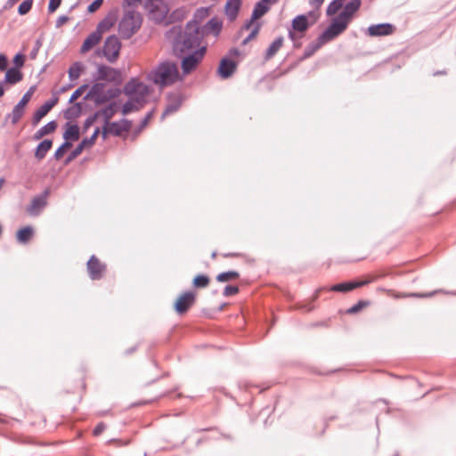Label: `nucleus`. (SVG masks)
I'll list each match as a JSON object with an SVG mask.
<instances>
[{"label":"nucleus","mask_w":456,"mask_h":456,"mask_svg":"<svg viewBox=\"0 0 456 456\" xmlns=\"http://www.w3.org/2000/svg\"><path fill=\"white\" fill-rule=\"evenodd\" d=\"M167 38L171 42L173 51L177 56L198 49L201 45L202 38L200 35V27L191 23L182 26H173L166 33Z\"/></svg>","instance_id":"1"},{"label":"nucleus","mask_w":456,"mask_h":456,"mask_svg":"<svg viewBox=\"0 0 456 456\" xmlns=\"http://www.w3.org/2000/svg\"><path fill=\"white\" fill-rule=\"evenodd\" d=\"M179 77V71L175 63L165 61L160 62L147 75V79L153 84L165 87L173 85Z\"/></svg>","instance_id":"2"},{"label":"nucleus","mask_w":456,"mask_h":456,"mask_svg":"<svg viewBox=\"0 0 456 456\" xmlns=\"http://www.w3.org/2000/svg\"><path fill=\"white\" fill-rule=\"evenodd\" d=\"M361 4V0H350L346 4H344L342 12L331 20L328 28L337 37L341 35L347 28L355 12L359 11Z\"/></svg>","instance_id":"3"},{"label":"nucleus","mask_w":456,"mask_h":456,"mask_svg":"<svg viewBox=\"0 0 456 456\" xmlns=\"http://www.w3.org/2000/svg\"><path fill=\"white\" fill-rule=\"evenodd\" d=\"M142 17L134 10H128L118 23V33L123 39H129L141 28Z\"/></svg>","instance_id":"4"},{"label":"nucleus","mask_w":456,"mask_h":456,"mask_svg":"<svg viewBox=\"0 0 456 456\" xmlns=\"http://www.w3.org/2000/svg\"><path fill=\"white\" fill-rule=\"evenodd\" d=\"M144 8L149 19L159 24L166 19L169 8L164 0H144Z\"/></svg>","instance_id":"5"},{"label":"nucleus","mask_w":456,"mask_h":456,"mask_svg":"<svg viewBox=\"0 0 456 456\" xmlns=\"http://www.w3.org/2000/svg\"><path fill=\"white\" fill-rule=\"evenodd\" d=\"M125 94L132 97V100L138 104L145 102V98L149 94V87L142 82L138 81L136 78H132L128 81L123 89Z\"/></svg>","instance_id":"6"},{"label":"nucleus","mask_w":456,"mask_h":456,"mask_svg":"<svg viewBox=\"0 0 456 456\" xmlns=\"http://www.w3.org/2000/svg\"><path fill=\"white\" fill-rule=\"evenodd\" d=\"M206 52L207 47L201 46L194 51L187 53V54L185 53L183 56H178L179 58H182L181 67L183 72L184 74H189L194 70L204 58Z\"/></svg>","instance_id":"7"},{"label":"nucleus","mask_w":456,"mask_h":456,"mask_svg":"<svg viewBox=\"0 0 456 456\" xmlns=\"http://www.w3.org/2000/svg\"><path fill=\"white\" fill-rule=\"evenodd\" d=\"M338 37L333 31L327 28L319 37L313 42H311L304 51L300 61L306 60L312 57L323 45L332 41Z\"/></svg>","instance_id":"8"},{"label":"nucleus","mask_w":456,"mask_h":456,"mask_svg":"<svg viewBox=\"0 0 456 456\" xmlns=\"http://www.w3.org/2000/svg\"><path fill=\"white\" fill-rule=\"evenodd\" d=\"M121 43L116 35L109 36L102 47V54L109 62H115L120 53Z\"/></svg>","instance_id":"9"},{"label":"nucleus","mask_w":456,"mask_h":456,"mask_svg":"<svg viewBox=\"0 0 456 456\" xmlns=\"http://www.w3.org/2000/svg\"><path fill=\"white\" fill-rule=\"evenodd\" d=\"M94 79L95 81L104 80L113 82L115 85L118 86L122 83V75L119 69L101 64L98 66L97 75H94Z\"/></svg>","instance_id":"10"},{"label":"nucleus","mask_w":456,"mask_h":456,"mask_svg":"<svg viewBox=\"0 0 456 456\" xmlns=\"http://www.w3.org/2000/svg\"><path fill=\"white\" fill-rule=\"evenodd\" d=\"M379 278L378 275L374 274H368L365 276L363 280L361 281H347V282H342L333 285L330 288L329 290L335 291V292H348L353 289H358L360 287L365 286L369 283H371L375 281H377Z\"/></svg>","instance_id":"11"},{"label":"nucleus","mask_w":456,"mask_h":456,"mask_svg":"<svg viewBox=\"0 0 456 456\" xmlns=\"http://www.w3.org/2000/svg\"><path fill=\"white\" fill-rule=\"evenodd\" d=\"M197 294L193 291H185L180 294L174 303L175 311L178 314H184L196 302Z\"/></svg>","instance_id":"12"},{"label":"nucleus","mask_w":456,"mask_h":456,"mask_svg":"<svg viewBox=\"0 0 456 456\" xmlns=\"http://www.w3.org/2000/svg\"><path fill=\"white\" fill-rule=\"evenodd\" d=\"M132 127V122L127 119H122L121 122H107L102 127V138L105 140L108 134L119 136L123 132H128Z\"/></svg>","instance_id":"13"},{"label":"nucleus","mask_w":456,"mask_h":456,"mask_svg":"<svg viewBox=\"0 0 456 456\" xmlns=\"http://www.w3.org/2000/svg\"><path fill=\"white\" fill-rule=\"evenodd\" d=\"M36 90V86H32L29 89L23 94L20 102L14 106L12 112L11 114L12 123L16 124L24 113V108L27 103L30 101L32 94Z\"/></svg>","instance_id":"14"},{"label":"nucleus","mask_w":456,"mask_h":456,"mask_svg":"<svg viewBox=\"0 0 456 456\" xmlns=\"http://www.w3.org/2000/svg\"><path fill=\"white\" fill-rule=\"evenodd\" d=\"M222 28L223 21L217 17H213L205 25L200 27V35L202 39L209 35L218 37Z\"/></svg>","instance_id":"15"},{"label":"nucleus","mask_w":456,"mask_h":456,"mask_svg":"<svg viewBox=\"0 0 456 456\" xmlns=\"http://www.w3.org/2000/svg\"><path fill=\"white\" fill-rule=\"evenodd\" d=\"M237 62L232 61L229 57H223L220 60L217 74L223 79H227L232 76V74L236 71Z\"/></svg>","instance_id":"16"},{"label":"nucleus","mask_w":456,"mask_h":456,"mask_svg":"<svg viewBox=\"0 0 456 456\" xmlns=\"http://www.w3.org/2000/svg\"><path fill=\"white\" fill-rule=\"evenodd\" d=\"M396 28L391 23H379L370 25L367 28V35L372 37L392 35Z\"/></svg>","instance_id":"17"},{"label":"nucleus","mask_w":456,"mask_h":456,"mask_svg":"<svg viewBox=\"0 0 456 456\" xmlns=\"http://www.w3.org/2000/svg\"><path fill=\"white\" fill-rule=\"evenodd\" d=\"M106 266L102 264L98 257L92 256L87 262V271L91 279L99 280L102 277Z\"/></svg>","instance_id":"18"},{"label":"nucleus","mask_w":456,"mask_h":456,"mask_svg":"<svg viewBox=\"0 0 456 456\" xmlns=\"http://www.w3.org/2000/svg\"><path fill=\"white\" fill-rule=\"evenodd\" d=\"M46 191L44 193V195L33 198L30 204L26 208L27 213L30 216H37L42 211V209L46 206Z\"/></svg>","instance_id":"19"},{"label":"nucleus","mask_w":456,"mask_h":456,"mask_svg":"<svg viewBox=\"0 0 456 456\" xmlns=\"http://www.w3.org/2000/svg\"><path fill=\"white\" fill-rule=\"evenodd\" d=\"M84 145L85 144H77L76 149L72 150L73 144H61L60 148L56 151L55 157L57 159H59L62 158L65 153L71 151V153L66 160L67 162H69L82 152Z\"/></svg>","instance_id":"20"},{"label":"nucleus","mask_w":456,"mask_h":456,"mask_svg":"<svg viewBox=\"0 0 456 456\" xmlns=\"http://www.w3.org/2000/svg\"><path fill=\"white\" fill-rule=\"evenodd\" d=\"M104 94V84L101 82L94 83L87 94L85 95L84 100H94L97 105L102 104V101H99Z\"/></svg>","instance_id":"21"},{"label":"nucleus","mask_w":456,"mask_h":456,"mask_svg":"<svg viewBox=\"0 0 456 456\" xmlns=\"http://www.w3.org/2000/svg\"><path fill=\"white\" fill-rule=\"evenodd\" d=\"M312 23L307 20V15L299 14L297 15L291 21V27L293 29L297 31L298 33L305 35V33L308 30Z\"/></svg>","instance_id":"22"},{"label":"nucleus","mask_w":456,"mask_h":456,"mask_svg":"<svg viewBox=\"0 0 456 456\" xmlns=\"http://www.w3.org/2000/svg\"><path fill=\"white\" fill-rule=\"evenodd\" d=\"M241 6V0H228L224 6V12L229 20H234Z\"/></svg>","instance_id":"23"},{"label":"nucleus","mask_w":456,"mask_h":456,"mask_svg":"<svg viewBox=\"0 0 456 456\" xmlns=\"http://www.w3.org/2000/svg\"><path fill=\"white\" fill-rule=\"evenodd\" d=\"M102 39V36L99 32L94 31L89 34L86 38L84 40L81 47L80 53H86L90 51L94 46H95Z\"/></svg>","instance_id":"24"},{"label":"nucleus","mask_w":456,"mask_h":456,"mask_svg":"<svg viewBox=\"0 0 456 456\" xmlns=\"http://www.w3.org/2000/svg\"><path fill=\"white\" fill-rule=\"evenodd\" d=\"M79 138V127L76 124L67 122L65 125V131L63 133L64 142H70L77 141Z\"/></svg>","instance_id":"25"},{"label":"nucleus","mask_w":456,"mask_h":456,"mask_svg":"<svg viewBox=\"0 0 456 456\" xmlns=\"http://www.w3.org/2000/svg\"><path fill=\"white\" fill-rule=\"evenodd\" d=\"M283 42H284V38L282 36L276 37L275 40L266 49L265 55H264L265 61L271 60L282 47Z\"/></svg>","instance_id":"26"},{"label":"nucleus","mask_w":456,"mask_h":456,"mask_svg":"<svg viewBox=\"0 0 456 456\" xmlns=\"http://www.w3.org/2000/svg\"><path fill=\"white\" fill-rule=\"evenodd\" d=\"M116 20L115 14L109 13L97 24L95 31L102 36L103 32L110 30L114 26Z\"/></svg>","instance_id":"27"},{"label":"nucleus","mask_w":456,"mask_h":456,"mask_svg":"<svg viewBox=\"0 0 456 456\" xmlns=\"http://www.w3.org/2000/svg\"><path fill=\"white\" fill-rule=\"evenodd\" d=\"M57 122L55 120H52L39 128L33 135V140L38 141L43 138L45 135L49 134L55 131L57 128Z\"/></svg>","instance_id":"28"},{"label":"nucleus","mask_w":456,"mask_h":456,"mask_svg":"<svg viewBox=\"0 0 456 456\" xmlns=\"http://www.w3.org/2000/svg\"><path fill=\"white\" fill-rule=\"evenodd\" d=\"M209 15V8L208 7H200L198 8L194 13L193 17L191 20L187 21V23H191L195 27H201V22Z\"/></svg>","instance_id":"29"},{"label":"nucleus","mask_w":456,"mask_h":456,"mask_svg":"<svg viewBox=\"0 0 456 456\" xmlns=\"http://www.w3.org/2000/svg\"><path fill=\"white\" fill-rule=\"evenodd\" d=\"M23 77L21 71L17 68H10L7 69L4 77V83L15 85L20 82Z\"/></svg>","instance_id":"30"},{"label":"nucleus","mask_w":456,"mask_h":456,"mask_svg":"<svg viewBox=\"0 0 456 456\" xmlns=\"http://www.w3.org/2000/svg\"><path fill=\"white\" fill-rule=\"evenodd\" d=\"M182 105V99L179 96L168 97V102L165 107L162 116L172 114L179 110Z\"/></svg>","instance_id":"31"},{"label":"nucleus","mask_w":456,"mask_h":456,"mask_svg":"<svg viewBox=\"0 0 456 456\" xmlns=\"http://www.w3.org/2000/svg\"><path fill=\"white\" fill-rule=\"evenodd\" d=\"M82 112V103L75 102L64 111V118L68 120L77 118Z\"/></svg>","instance_id":"32"},{"label":"nucleus","mask_w":456,"mask_h":456,"mask_svg":"<svg viewBox=\"0 0 456 456\" xmlns=\"http://www.w3.org/2000/svg\"><path fill=\"white\" fill-rule=\"evenodd\" d=\"M33 236V229L29 226L20 229L17 232L16 238L20 243H27Z\"/></svg>","instance_id":"33"},{"label":"nucleus","mask_w":456,"mask_h":456,"mask_svg":"<svg viewBox=\"0 0 456 456\" xmlns=\"http://www.w3.org/2000/svg\"><path fill=\"white\" fill-rule=\"evenodd\" d=\"M269 10V5L259 1L255 4L251 16L253 17V20H257L268 12Z\"/></svg>","instance_id":"34"},{"label":"nucleus","mask_w":456,"mask_h":456,"mask_svg":"<svg viewBox=\"0 0 456 456\" xmlns=\"http://www.w3.org/2000/svg\"><path fill=\"white\" fill-rule=\"evenodd\" d=\"M83 69H84V66L81 62H79V61L74 62L69 67V69L68 70L69 77L70 81L77 80L80 77Z\"/></svg>","instance_id":"35"},{"label":"nucleus","mask_w":456,"mask_h":456,"mask_svg":"<svg viewBox=\"0 0 456 456\" xmlns=\"http://www.w3.org/2000/svg\"><path fill=\"white\" fill-rule=\"evenodd\" d=\"M240 278V273L237 271H228L219 273L216 276L218 282H228L238 280Z\"/></svg>","instance_id":"36"},{"label":"nucleus","mask_w":456,"mask_h":456,"mask_svg":"<svg viewBox=\"0 0 456 456\" xmlns=\"http://www.w3.org/2000/svg\"><path fill=\"white\" fill-rule=\"evenodd\" d=\"M210 283V279L205 274L196 275L192 280V286L196 289L207 288Z\"/></svg>","instance_id":"37"},{"label":"nucleus","mask_w":456,"mask_h":456,"mask_svg":"<svg viewBox=\"0 0 456 456\" xmlns=\"http://www.w3.org/2000/svg\"><path fill=\"white\" fill-rule=\"evenodd\" d=\"M345 1L346 0H332L326 9V14L328 16L336 14L341 8H343Z\"/></svg>","instance_id":"38"},{"label":"nucleus","mask_w":456,"mask_h":456,"mask_svg":"<svg viewBox=\"0 0 456 456\" xmlns=\"http://www.w3.org/2000/svg\"><path fill=\"white\" fill-rule=\"evenodd\" d=\"M121 94V90L118 87L109 88L104 91L102 97L99 100L102 101V104L108 102L111 99L118 97Z\"/></svg>","instance_id":"39"},{"label":"nucleus","mask_w":456,"mask_h":456,"mask_svg":"<svg viewBox=\"0 0 456 456\" xmlns=\"http://www.w3.org/2000/svg\"><path fill=\"white\" fill-rule=\"evenodd\" d=\"M51 110L44 103L33 115L32 124L36 126Z\"/></svg>","instance_id":"40"},{"label":"nucleus","mask_w":456,"mask_h":456,"mask_svg":"<svg viewBox=\"0 0 456 456\" xmlns=\"http://www.w3.org/2000/svg\"><path fill=\"white\" fill-rule=\"evenodd\" d=\"M117 111V106L115 102L109 103L103 110H102V115L104 116L105 124L109 122V120L111 118V117L116 113Z\"/></svg>","instance_id":"41"},{"label":"nucleus","mask_w":456,"mask_h":456,"mask_svg":"<svg viewBox=\"0 0 456 456\" xmlns=\"http://www.w3.org/2000/svg\"><path fill=\"white\" fill-rule=\"evenodd\" d=\"M43 41H44V38L43 37H39L34 43V46H33V49L30 51L29 53V58L31 60H35L37 55H38V53H39V50L41 49L42 45H43Z\"/></svg>","instance_id":"42"},{"label":"nucleus","mask_w":456,"mask_h":456,"mask_svg":"<svg viewBox=\"0 0 456 456\" xmlns=\"http://www.w3.org/2000/svg\"><path fill=\"white\" fill-rule=\"evenodd\" d=\"M34 0H24L18 7L20 15H26L32 8Z\"/></svg>","instance_id":"43"},{"label":"nucleus","mask_w":456,"mask_h":456,"mask_svg":"<svg viewBox=\"0 0 456 456\" xmlns=\"http://www.w3.org/2000/svg\"><path fill=\"white\" fill-rule=\"evenodd\" d=\"M88 88L87 84L81 85L78 88H77L71 94L69 103H73L77 99H78Z\"/></svg>","instance_id":"44"},{"label":"nucleus","mask_w":456,"mask_h":456,"mask_svg":"<svg viewBox=\"0 0 456 456\" xmlns=\"http://www.w3.org/2000/svg\"><path fill=\"white\" fill-rule=\"evenodd\" d=\"M261 28V24L260 23H256L253 29L251 30V32L248 34V36L247 37H245L243 39V41L241 42V45H246L247 44H248L252 39H254L257 34L259 33V30Z\"/></svg>","instance_id":"45"},{"label":"nucleus","mask_w":456,"mask_h":456,"mask_svg":"<svg viewBox=\"0 0 456 456\" xmlns=\"http://www.w3.org/2000/svg\"><path fill=\"white\" fill-rule=\"evenodd\" d=\"M135 103L136 102H134V100H132V97H130V99L126 102H125V104L123 105L122 113L124 115H126L133 110H138V107L136 106Z\"/></svg>","instance_id":"46"},{"label":"nucleus","mask_w":456,"mask_h":456,"mask_svg":"<svg viewBox=\"0 0 456 456\" xmlns=\"http://www.w3.org/2000/svg\"><path fill=\"white\" fill-rule=\"evenodd\" d=\"M52 144H38L36 157L39 159H42L46 152L51 149Z\"/></svg>","instance_id":"47"},{"label":"nucleus","mask_w":456,"mask_h":456,"mask_svg":"<svg viewBox=\"0 0 456 456\" xmlns=\"http://www.w3.org/2000/svg\"><path fill=\"white\" fill-rule=\"evenodd\" d=\"M97 115H98V112L94 113V115H91L89 116L85 123H84V126H83V133H86V131L91 127L93 126V125L94 124L95 120H96V118H97Z\"/></svg>","instance_id":"48"},{"label":"nucleus","mask_w":456,"mask_h":456,"mask_svg":"<svg viewBox=\"0 0 456 456\" xmlns=\"http://www.w3.org/2000/svg\"><path fill=\"white\" fill-rule=\"evenodd\" d=\"M366 305H368L367 302L359 301L356 305H353L347 310V314H356L360 312L362 308H364Z\"/></svg>","instance_id":"49"},{"label":"nucleus","mask_w":456,"mask_h":456,"mask_svg":"<svg viewBox=\"0 0 456 456\" xmlns=\"http://www.w3.org/2000/svg\"><path fill=\"white\" fill-rule=\"evenodd\" d=\"M24 62H25V55L19 53H17L14 58H13V63L15 65L14 68H20L24 65Z\"/></svg>","instance_id":"50"},{"label":"nucleus","mask_w":456,"mask_h":456,"mask_svg":"<svg viewBox=\"0 0 456 456\" xmlns=\"http://www.w3.org/2000/svg\"><path fill=\"white\" fill-rule=\"evenodd\" d=\"M103 0H94L87 7V12L93 13L96 12L102 4Z\"/></svg>","instance_id":"51"},{"label":"nucleus","mask_w":456,"mask_h":456,"mask_svg":"<svg viewBox=\"0 0 456 456\" xmlns=\"http://www.w3.org/2000/svg\"><path fill=\"white\" fill-rule=\"evenodd\" d=\"M62 0H50L48 4V12L53 13L61 4Z\"/></svg>","instance_id":"52"},{"label":"nucleus","mask_w":456,"mask_h":456,"mask_svg":"<svg viewBox=\"0 0 456 456\" xmlns=\"http://www.w3.org/2000/svg\"><path fill=\"white\" fill-rule=\"evenodd\" d=\"M288 37H289V38L292 42H294V41H296V40H297V39H301V38L304 37V35H302V34L298 33L297 31H296V30H295V29H293L292 28H289L288 29Z\"/></svg>","instance_id":"53"},{"label":"nucleus","mask_w":456,"mask_h":456,"mask_svg":"<svg viewBox=\"0 0 456 456\" xmlns=\"http://www.w3.org/2000/svg\"><path fill=\"white\" fill-rule=\"evenodd\" d=\"M239 288L237 286H226L224 289V296L230 297L238 294Z\"/></svg>","instance_id":"54"},{"label":"nucleus","mask_w":456,"mask_h":456,"mask_svg":"<svg viewBox=\"0 0 456 456\" xmlns=\"http://www.w3.org/2000/svg\"><path fill=\"white\" fill-rule=\"evenodd\" d=\"M100 134V127H94V132L90 137L86 136L80 142H94L96 137Z\"/></svg>","instance_id":"55"},{"label":"nucleus","mask_w":456,"mask_h":456,"mask_svg":"<svg viewBox=\"0 0 456 456\" xmlns=\"http://www.w3.org/2000/svg\"><path fill=\"white\" fill-rule=\"evenodd\" d=\"M69 20V18L67 16V15H61L57 18L56 21H55V27L58 28H61L64 23H66L68 20Z\"/></svg>","instance_id":"56"},{"label":"nucleus","mask_w":456,"mask_h":456,"mask_svg":"<svg viewBox=\"0 0 456 456\" xmlns=\"http://www.w3.org/2000/svg\"><path fill=\"white\" fill-rule=\"evenodd\" d=\"M106 428V425L102 422L99 423L94 429V436H100Z\"/></svg>","instance_id":"57"},{"label":"nucleus","mask_w":456,"mask_h":456,"mask_svg":"<svg viewBox=\"0 0 456 456\" xmlns=\"http://www.w3.org/2000/svg\"><path fill=\"white\" fill-rule=\"evenodd\" d=\"M8 65L7 57L0 53V70H5Z\"/></svg>","instance_id":"58"},{"label":"nucleus","mask_w":456,"mask_h":456,"mask_svg":"<svg viewBox=\"0 0 456 456\" xmlns=\"http://www.w3.org/2000/svg\"><path fill=\"white\" fill-rule=\"evenodd\" d=\"M59 97L54 95L53 98L45 102V104L52 110L58 102Z\"/></svg>","instance_id":"59"},{"label":"nucleus","mask_w":456,"mask_h":456,"mask_svg":"<svg viewBox=\"0 0 456 456\" xmlns=\"http://www.w3.org/2000/svg\"><path fill=\"white\" fill-rule=\"evenodd\" d=\"M151 115H152V112H149L142 118V120L141 121V124H140V126H139V129H138L137 133H139L147 125L149 119L151 118Z\"/></svg>","instance_id":"60"},{"label":"nucleus","mask_w":456,"mask_h":456,"mask_svg":"<svg viewBox=\"0 0 456 456\" xmlns=\"http://www.w3.org/2000/svg\"><path fill=\"white\" fill-rule=\"evenodd\" d=\"M369 255V252H363L360 255H357V256H354L351 259V261H361V260H364L367 258Z\"/></svg>","instance_id":"61"},{"label":"nucleus","mask_w":456,"mask_h":456,"mask_svg":"<svg viewBox=\"0 0 456 456\" xmlns=\"http://www.w3.org/2000/svg\"><path fill=\"white\" fill-rule=\"evenodd\" d=\"M323 2L324 0H309V4L315 9H319L322 5Z\"/></svg>","instance_id":"62"},{"label":"nucleus","mask_w":456,"mask_h":456,"mask_svg":"<svg viewBox=\"0 0 456 456\" xmlns=\"http://www.w3.org/2000/svg\"><path fill=\"white\" fill-rule=\"evenodd\" d=\"M73 86H74V84H72V83H70V84H67V85H65V86H61V87L58 90L57 94H63V93H65V92L69 91V89H71Z\"/></svg>","instance_id":"63"},{"label":"nucleus","mask_w":456,"mask_h":456,"mask_svg":"<svg viewBox=\"0 0 456 456\" xmlns=\"http://www.w3.org/2000/svg\"><path fill=\"white\" fill-rule=\"evenodd\" d=\"M255 20H253V17L251 16V18L243 24L241 29L242 30L243 29H246V30L249 29L251 28V26L253 25V23L255 22Z\"/></svg>","instance_id":"64"}]
</instances>
